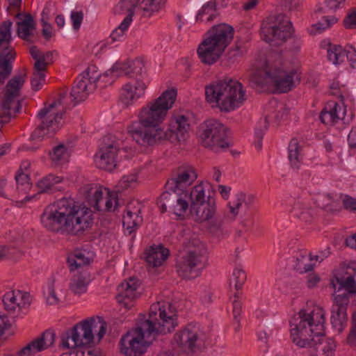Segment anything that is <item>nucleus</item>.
Masks as SVG:
<instances>
[{"instance_id": "nucleus-1", "label": "nucleus", "mask_w": 356, "mask_h": 356, "mask_svg": "<svg viewBox=\"0 0 356 356\" xmlns=\"http://www.w3.org/2000/svg\"><path fill=\"white\" fill-rule=\"evenodd\" d=\"M176 97L175 89L167 90L140 108L138 121L128 127L129 131L139 145L151 146L166 141L177 143L186 140L190 123L184 115L175 117L165 130L160 127Z\"/></svg>"}, {"instance_id": "nucleus-2", "label": "nucleus", "mask_w": 356, "mask_h": 356, "mask_svg": "<svg viewBox=\"0 0 356 356\" xmlns=\"http://www.w3.org/2000/svg\"><path fill=\"white\" fill-rule=\"evenodd\" d=\"M175 312V307L168 302L152 305L149 318L120 339V352L125 356H142L148 346L144 339L145 337L165 334L177 326Z\"/></svg>"}, {"instance_id": "nucleus-3", "label": "nucleus", "mask_w": 356, "mask_h": 356, "mask_svg": "<svg viewBox=\"0 0 356 356\" xmlns=\"http://www.w3.org/2000/svg\"><path fill=\"white\" fill-rule=\"evenodd\" d=\"M41 223L49 231L80 236L93 222L92 211L76 204L72 197H63L45 208Z\"/></svg>"}, {"instance_id": "nucleus-4", "label": "nucleus", "mask_w": 356, "mask_h": 356, "mask_svg": "<svg viewBox=\"0 0 356 356\" xmlns=\"http://www.w3.org/2000/svg\"><path fill=\"white\" fill-rule=\"evenodd\" d=\"M299 322L291 331L292 341L300 348L312 347L321 343L323 340L325 312L320 307H315L310 313L300 310Z\"/></svg>"}, {"instance_id": "nucleus-5", "label": "nucleus", "mask_w": 356, "mask_h": 356, "mask_svg": "<svg viewBox=\"0 0 356 356\" xmlns=\"http://www.w3.org/2000/svg\"><path fill=\"white\" fill-rule=\"evenodd\" d=\"M205 95L207 102L217 103L219 108L225 112L238 108L246 99L242 84L230 78L216 81L207 86Z\"/></svg>"}, {"instance_id": "nucleus-6", "label": "nucleus", "mask_w": 356, "mask_h": 356, "mask_svg": "<svg viewBox=\"0 0 356 356\" xmlns=\"http://www.w3.org/2000/svg\"><path fill=\"white\" fill-rule=\"evenodd\" d=\"M206 336L197 323H189L177 332L173 338L171 350L161 351L157 356H193L203 344Z\"/></svg>"}, {"instance_id": "nucleus-7", "label": "nucleus", "mask_w": 356, "mask_h": 356, "mask_svg": "<svg viewBox=\"0 0 356 356\" xmlns=\"http://www.w3.org/2000/svg\"><path fill=\"white\" fill-rule=\"evenodd\" d=\"M185 253L176 266L179 277L191 280L198 277L205 268L206 248L198 238L184 242Z\"/></svg>"}, {"instance_id": "nucleus-8", "label": "nucleus", "mask_w": 356, "mask_h": 356, "mask_svg": "<svg viewBox=\"0 0 356 356\" xmlns=\"http://www.w3.org/2000/svg\"><path fill=\"white\" fill-rule=\"evenodd\" d=\"M65 92L59 94V99L49 104H45L36 115L40 122L38 127L33 131L31 138L41 140L45 136L54 135L62 126L64 115L63 108H58L62 104L63 99L65 97Z\"/></svg>"}, {"instance_id": "nucleus-9", "label": "nucleus", "mask_w": 356, "mask_h": 356, "mask_svg": "<svg viewBox=\"0 0 356 356\" xmlns=\"http://www.w3.org/2000/svg\"><path fill=\"white\" fill-rule=\"evenodd\" d=\"M198 136L201 144L215 152L227 149V128L216 119H208L200 124Z\"/></svg>"}, {"instance_id": "nucleus-10", "label": "nucleus", "mask_w": 356, "mask_h": 356, "mask_svg": "<svg viewBox=\"0 0 356 356\" xmlns=\"http://www.w3.org/2000/svg\"><path fill=\"white\" fill-rule=\"evenodd\" d=\"M96 321L90 317L76 323L60 335V346L64 349L90 347L94 343L93 328Z\"/></svg>"}, {"instance_id": "nucleus-11", "label": "nucleus", "mask_w": 356, "mask_h": 356, "mask_svg": "<svg viewBox=\"0 0 356 356\" xmlns=\"http://www.w3.org/2000/svg\"><path fill=\"white\" fill-rule=\"evenodd\" d=\"M261 35L267 42L280 45L292 36L291 22L284 14H275L268 17L261 24Z\"/></svg>"}, {"instance_id": "nucleus-12", "label": "nucleus", "mask_w": 356, "mask_h": 356, "mask_svg": "<svg viewBox=\"0 0 356 356\" xmlns=\"http://www.w3.org/2000/svg\"><path fill=\"white\" fill-rule=\"evenodd\" d=\"M120 141L113 135L103 137L98 152L95 155L96 165L102 170L111 172L117 166Z\"/></svg>"}, {"instance_id": "nucleus-13", "label": "nucleus", "mask_w": 356, "mask_h": 356, "mask_svg": "<svg viewBox=\"0 0 356 356\" xmlns=\"http://www.w3.org/2000/svg\"><path fill=\"white\" fill-rule=\"evenodd\" d=\"M188 193H181L178 190H166L157 201L161 213L172 212L177 216H181L188 209Z\"/></svg>"}, {"instance_id": "nucleus-14", "label": "nucleus", "mask_w": 356, "mask_h": 356, "mask_svg": "<svg viewBox=\"0 0 356 356\" xmlns=\"http://www.w3.org/2000/svg\"><path fill=\"white\" fill-rule=\"evenodd\" d=\"M85 192L90 206L99 211H114L118 204V195L107 188H87Z\"/></svg>"}, {"instance_id": "nucleus-15", "label": "nucleus", "mask_w": 356, "mask_h": 356, "mask_svg": "<svg viewBox=\"0 0 356 356\" xmlns=\"http://www.w3.org/2000/svg\"><path fill=\"white\" fill-rule=\"evenodd\" d=\"M197 177L195 168L191 165L184 164L173 172L172 177L168 180L165 188L170 191L178 190L181 193H187L185 188L193 184Z\"/></svg>"}, {"instance_id": "nucleus-16", "label": "nucleus", "mask_w": 356, "mask_h": 356, "mask_svg": "<svg viewBox=\"0 0 356 356\" xmlns=\"http://www.w3.org/2000/svg\"><path fill=\"white\" fill-rule=\"evenodd\" d=\"M349 304V296L347 293L335 295L332 306L331 323L333 329L340 334L344 330L347 320V308Z\"/></svg>"}, {"instance_id": "nucleus-17", "label": "nucleus", "mask_w": 356, "mask_h": 356, "mask_svg": "<svg viewBox=\"0 0 356 356\" xmlns=\"http://www.w3.org/2000/svg\"><path fill=\"white\" fill-rule=\"evenodd\" d=\"M234 29L232 26L220 24L212 26L205 34L204 39L224 51L232 41Z\"/></svg>"}, {"instance_id": "nucleus-18", "label": "nucleus", "mask_w": 356, "mask_h": 356, "mask_svg": "<svg viewBox=\"0 0 356 356\" xmlns=\"http://www.w3.org/2000/svg\"><path fill=\"white\" fill-rule=\"evenodd\" d=\"M294 70L286 71L280 67H273L271 73V86L277 93H284L291 90L295 86Z\"/></svg>"}, {"instance_id": "nucleus-19", "label": "nucleus", "mask_w": 356, "mask_h": 356, "mask_svg": "<svg viewBox=\"0 0 356 356\" xmlns=\"http://www.w3.org/2000/svg\"><path fill=\"white\" fill-rule=\"evenodd\" d=\"M146 88V84L140 79H136L126 83L122 88L120 97L122 103L126 107L134 104L145 94Z\"/></svg>"}, {"instance_id": "nucleus-20", "label": "nucleus", "mask_w": 356, "mask_h": 356, "mask_svg": "<svg viewBox=\"0 0 356 356\" xmlns=\"http://www.w3.org/2000/svg\"><path fill=\"white\" fill-rule=\"evenodd\" d=\"M144 68L142 60L136 58L126 62H117L112 67L111 72H115L116 76H125L130 78L140 75Z\"/></svg>"}, {"instance_id": "nucleus-21", "label": "nucleus", "mask_w": 356, "mask_h": 356, "mask_svg": "<svg viewBox=\"0 0 356 356\" xmlns=\"http://www.w3.org/2000/svg\"><path fill=\"white\" fill-rule=\"evenodd\" d=\"M139 284V280L134 277L121 283L118 287V294L116 296L117 300L120 303L124 304V307H129L131 300L136 298V290Z\"/></svg>"}, {"instance_id": "nucleus-22", "label": "nucleus", "mask_w": 356, "mask_h": 356, "mask_svg": "<svg viewBox=\"0 0 356 356\" xmlns=\"http://www.w3.org/2000/svg\"><path fill=\"white\" fill-rule=\"evenodd\" d=\"M190 210L195 221L198 222L209 221L216 214L215 200L208 195L207 202L193 207Z\"/></svg>"}, {"instance_id": "nucleus-23", "label": "nucleus", "mask_w": 356, "mask_h": 356, "mask_svg": "<svg viewBox=\"0 0 356 356\" xmlns=\"http://www.w3.org/2000/svg\"><path fill=\"white\" fill-rule=\"evenodd\" d=\"M197 53L202 63L210 65L215 63L220 58L223 51L204 39L199 44Z\"/></svg>"}, {"instance_id": "nucleus-24", "label": "nucleus", "mask_w": 356, "mask_h": 356, "mask_svg": "<svg viewBox=\"0 0 356 356\" xmlns=\"http://www.w3.org/2000/svg\"><path fill=\"white\" fill-rule=\"evenodd\" d=\"M273 72L272 67L266 66L264 69L257 68L252 70L249 75V85L251 88L261 90L265 86H271Z\"/></svg>"}, {"instance_id": "nucleus-25", "label": "nucleus", "mask_w": 356, "mask_h": 356, "mask_svg": "<svg viewBox=\"0 0 356 356\" xmlns=\"http://www.w3.org/2000/svg\"><path fill=\"white\" fill-rule=\"evenodd\" d=\"M344 270H345L343 269L341 272L334 275V278L332 280L331 285L335 291L337 289V285H339L338 291L344 289L347 291L346 293L350 297V295L356 293V280L355 279L354 275L349 274L347 272L346 273V276L343 274Z\"/></svg>"}, {"instance_id": "nucleus-26", "label": "nucleus", "mask_w": 356, "mask_h": 356, "mask_svg": "<svg viewBox=\"0 0 356 356\" xmlns=\"http://www.w3.org/2000/svg\"><path fill=\"white\" fill-rule=\"evenodd\" d=\"M95 90L93 85L86 82L85 79H80L79 77L72 88L70 96L72 98L74 106L87 99L89 94Z\"/></svg>"}, {"instance_id": "nucleus-27", "label": "nucleus", "mask_w": 356, "mask_h": 356, "mask_svg": "<svg viewBox=\"0 0 356 356\" xmlns=\"http://www.w3.org/2000/svg\"><path fill=\"white\" fill-rule=\"evenodd\" d=\"M231 214L229 212L224 215H217L214 218L212 217L208 222L209 231L217 237H222L227 234L228 231L226 225L232 221L230 220Z\"/></svg>"}, {"instance_id": "nucleus-28", "label": "nucleus", "mask_w": 356, "mask_h": 356, "mask_svg": "<svg viewBox=\"0 0 356 356\" xmlns=\"http://www.w3.org/2000/svg\"><path fill=\"white\" fill-rule=\"evenodd\" d=\"M168 255L169 250L162 245L150 247L145 253V260L150 266L158 267L162 265Z\"/></svg>"}, {"instance_id": "nucleus-29", "label": "nucleus", "mask_w": 356, "mask_h": 356, "mask_svg": "<svg viewBox=\"0 0 356 356\" xmlns=\"http://www.w3.org/2000/svg\"><path fill=\"white\" fill-rule=\"evenodd\" d=\"M15 16L21 19L23 15L18 13ZM17 25L18 36L24 40L32 42L29 38L32 35L31 31L35 29V24L32 15L31 14L24 15L22 21L18 22Z\"/></svg>"}, {"instance_id": "nucleus-30", "label": "nucleus", "mask_w": 356, "mask_h": 356, "mask_svg": "<svg viewBox=\"0 0 356 356\" xmlns=\"http://www.w3.org/2000/svg\"><path fill=\"white\" fill-rule=\"evenodd\" d=\"M211 188V186L208 182H201L195 186L189 194L191 200L190 209L207 202V195H210Z\"/></svg>"}, {"instance_id": "nucleus-31", "label": "nucleus", "mask_w": 356, "mask_h": 356, "mask_svg": "<svg viewBox=\"0 0 356 356\" xmlns=\"http://www.w3.org/2000/svg\"><path fill=\"white\" fill-rule=\"evenodd\" d=\"M257 197L255 195L250 194L246 195L243 193H239L236 195L234 199L229 202L228 207L229 209V213L231 214L230 220H234L236 216L238 214V210L243 203L250 207L253 205L256 202Z\"/></svg>"}, {"instance_id": "nucleus-32", "label": "nucleus", "mask_w": 356, "mask_h": 356, "mask_svg": "<svg viewBox=\"0 0 356 356\" xmlns=\"http://www.w3.org/2000/svg\"><path fill=\"white\" fill-rule=\"evenodd\" d=\"M17 296H20L24 300V304H30V296L28 293L21 294L19 291L17 293L14 291H8L3 296L2 302L5 309L10 314H14L17 307H22L21 303L17 302Z\"/></svg>"}, {"instance_id": "nucleus-33", "label": "nucleus", "mask_w": 356, "mask_h": 356, "mask_svg": "<svg viewBox=\"0 0 356 356\" xmlns=\"http://www.w3.org/2000/svg\"><path fill=\"white\" fill-rule=\"evenodd\" d=\"M341 107L336 102L325 107L321 112L319 119L325 124L336 122L338 120L342 118L339 113Z\"/></svg>"}, {"instance_id": "nucleus-34", "label": "nucleus", "mask_w": 356, "mask_h": 356, "mask_svg": "<svg viewBox=\"0 0 356 356\" xmlns=\"http://www.w3.org/2000/svg\"><path fill=\"white\" fill-rule=\"evenodd\" d=\"M62 180L63 179L61 177L52 174L47 175L38 182L37 186L38 188V193H54L56 191H60V188L56 185L60 183Z\"/></svg>"}, {"instance_id": "nucleus-35", "label": "nucleus", "mask_w": 356, "mask_h": 356, "mask_svg": "<svg viewBox=\"0 0 356 356\" xmlns=\"http://www.w3.org/2000/svg\"><path fill=\"white\" fill-rule=\"evenodd\" d=\"M140 212V209L135 211H131L130 209V205H129L126 211V214L123 216V227L128 232L129 235L134 232L135 229L141 222V216H139Z\"/></svg>"}, {"instance_id": "nucleus-36", "label": "nucleus", "mask_w": 356, "mask_h": 356, "mask_svg": "<svg viewBox=\"0 0 356 356\" xmlns=\"http://www.w3.org/2000/svg\"><path fill=\"white\" fill-rule=\"evenodd\" d=\"M302 147L296 138H292L289 145V159L291 167L298 170L302 160Z\"/></svg>"}, {"instance_id": "nucleus-37", "label": "nucleus", "mask_w": 356, "mask_h": 356, "mask_svg": "<svg viewBox=\"0 0 356 356\" xmlns=\"http://www.w3.org/2000/svg\"><path fill=\"white\" fill-rule=\"evenodd\" d=\"M88 277L82 273L73 275L70 282V289L76 295H81L87 291Z\"/></svg>"}, {"instance_id": "nucleus-38", "label": "nucleus", "mask_w": 356, "mask_h": 356, "mask_svg": "<svg viewBox=\"0 0 356 356\" xmlns=\"http://www.w3.org/2000/svg\"><path fill=\"white\" fill-rule=\"evenodd\" d=\"M89 259L80 250H76L67 257V263L70 271H74L79 268L88 265Z\"/></svg>"}, {"instance_id": "nucleus-39", "label": "nucleus", "mask_w": 356, "mask_h": 356, "mask_svg": "<svg viewBox=\"0 0 356 356\" xmlns=\"http://www.w3.org/2000/svg\"><path fill=\"white\" fill-rule=\"evenodd\" d=\"M346 54L347 47L344 49L341 45L330 44L327 49V58L335 65L343 63L346 58Z\"/></svg>"}, {"instance_id": "nucleus-40", "label": "nucleus", "mask_w": 356, "mask_h": 356, "mask_svg": "<svg viewBox=\"0 0 356 356\" xmlns=\"http://www.w3.org/2000/svg\"><path fill=\"white\" fill-rule=\"evenodd\" d=\"M167 0H143L140 3L143 15L150 17L158 12L165 4Z\"/></svg>"}, {"instance_id": "nucleus-41", "label": "nucleus", "mask_w": 356, "mask_h": 356, "mask_svg": "<svg viewBox=\"0 0 356 356\" xmlns=\"http://www.w3.org/2000/svg\"><path fill=\"white\" fill-rule=\"evenodd\" d=\"M216 1H209L198 11L195 20L196 22H203L204 21V15H207V22L213 21V18L216 17Z\"/></svg>"}, {"instance_id": "nucleus-42", "label": "nucleus", "mask_w": 356, "mask_h": 356, "mask_svg": "<svg viewBox=\"0 0 356 356\" xmlns=\"http://www.w3.org/2000/svg\"><path fill=\"white\" fill-rule=\"evenodd\" d=\"M140 0H121L115 7V13L116 14H123L127 13L126 17H132L134 14V9L138 6Z\"/></svg>"}, {"instance_id": "nucleus-43", "label": "nucleus", "mask_w": 356, "mask_h": 356, "mask_svg": "<svg viewBox=\"0 0 356 356\" xmlns=\"http://www.w3.org/2000/svg\"><path fill=\"white\" fill-rule=\"evenodd\" d=\"M100 76L101 74L97 67L94 65H91L86 68L79 78L80 79H85L86 82L90 85L92 84L96 89L97 82L99 81Z\"/></svg>"}, {"instance_id": "nucleus-44", "label": "nucleus", "mask_w": 356, "mask_h": 356, "mask_svg": "<svg viewBox=\"0 0 356 356\" xmlns=\"http://www.w3.org/2000/svg\"><path fill=\"white\" fill-rule=\"evenodd\" d=\"M15 179L17 183V189L19 193L22 194L28 193L32 186L29 173L17 172Z\"/></svg>"}, {"instance_id": "nucleus-45", "label": "nucleus", "mask_w": 356, "mask_h": 356, "mask_svg": "<svg viewBox=\"0 0 356 356\" xmlns=\"http://www.w3.org/2000/svg\"><path fill=\"white\" fill-rule=\"evenodd\" d=\"M47 67H40L39 69L33 67V72L31 79V87L33 90H39L44 82V72Z\"/></svg>"}, {"instance_id": "nucleus-46", "label": "nucleus", "mask_w": 356, "mask_h": 356, "mask_svg": "<svg viewBox=\"0 0 356 356\" xmlns=\"http://www.w3.org/2000/svg\"><path fill=\"white\" fill-rule=\"evenodd\" d=\"M313 259L314 258L312 257L311 254H309V258L305 255H300L297 257L296 264L295 266L296 271L299 273H305L311 271L314 268V265L309 261Z\"/></svg>"}, {"instance_id": "nucleus-47", "label": "nucleus", "mask_w": 356, "mask_h": 356, "mask_svg": "<svg viewBox=\"0 0 356 356\" xmlns=\"http://www.w3.org/2000/svg\"><path fill=\"white\" fill-rule=\"evenodd\" d=\"M41 351L42 346L40 345L38 339H35L20 349L17 354L18 356H31Z\"/></svg>"}, {"instance_id": "nucleus-48", "label": "nucleus", "mask_w": 356, "mask_h": 356, "mask_svg": "<svg viewBox=\"0 0 356 356\" xmlns=\"http://www.w3.org/2000/svg\"><path fill=\"white\" fill-rule=\"evenodd\" d=\"M246 280V274L245 271L238 268H236L232 273V277L230 279L229 286H232V284H234V288L236 291H238L241 289L242 286L244 284Z\"/></svg>"}, {"instance_id": "nucleus-49", "label": "nucleus", "mask_w": 356, "mask_h": 356, "mask_svg": "<svg viewBox=\"0 0 356 356\" xmlns=\"http://www.w3.org/2000/svg\"><path fill=\"white\" fill-rule=\"evenodd\" d=\"M49 156L51 160L54 162L66 161L68 157L67 147L63 144L56 145L49 153Z\"/></svg>"}, {"instance_id": "nucleus-50", "label": "nucleus", "mask_w": 356, "mask_h": 356, "mask_svg": "<svg viewBox=\"0 0 356 356\" xmlns=\"http://www.w3.org/2000/svg\"><path fill=\"white\" fill-rule=\"evenodd\" d=\"M30 54L35 60L33 67L40 70V67H47L49 63L45 62V56L36 46L30 48Z\"/></svg>"}, {"instance_id": "nucleus-51", "label": "nucleus", "mask_w": 356, "mask_h": 356, "mask_svg": "<svg viewBox=\"0 0 356 356\" xmlns=\"http://www.w3.org/2000/svg\"><path fill=\"white\" fill-rule=\"evenodd\" d=\"M132 19L130 17H125L121 24L112 32L110 35L112 41L118 40L120 37L124 35V32L128 29Z\"/></svg>"}, {"instance_id": "nucleus-52", "label": "nucleus", "mask_w": 356, "mask_h": 356, "mask_svg": "<svg viewBox=\"0 0 356 356\" xmlns=\"http://www.w3.org/2000/svg\"><path fill=\"white\" fill-rule=\"evenodd\" d=\"M37 339L40 345L42 346V350H44L54 344L55 341V333L53 331L47 330Z\"/></svg>"}, {"instance_id": "nucleus-53", "label": "nucleus", "mask_w": 356, "mask_h": 356, "mask_svg": "<svg viewBox=\"0 0 356 356\" xmlns=\"http://www.w3.org/2000/svg\"><path fill=\"white\" fill-rule=\"evenodd\" d=\"M337 21L338 18L334 16H325L322 18L321 21L314 24V26L316 27V30L319 33H321L337 23Z\"/></svg>"}, {"instance_id": "nucleus-54", "label": "nucleus", "mask_w": 356, "mask_h": 356, "mask_svg": "<svg viewBox=\"0 0 356 356\" xmlns=\"http://www.w3.org/2000/svg\"><path fill=\"white\" fill-rule=\"evenodd\" d=\"M343 24L346 29H356V8L349 10L343 21Z\"/></svg>"}, {"instance_id": "nucleus-55", "label": "nucleus", "mask_w": 356, "mask_h": 356, "mask_svg": "<svg viewBox=\"0 0 356 356\" xmlns=\"http://www.w3.org/2000/svg\"><path fill=\"white\" fill-rule=\"evenodd\" d=\"M346 0H326L323 8L321 10L323 13H329L330 11H335L338 8L344 6Z\"/></svg>"}, {"instance_id": "nucleus-56", "label": "nucleus", "mask_w": 356, "mask_h": 356, "mask_svg": "<svg viewBox=\"0 0 356 356\" xmlns=\"http://www.w3.org/2000/svg\"><path fill=\"white\" fill-rule=\"evenodd\" d=\"M325 199L327 202L322 206L323 209L331 213L339 211L341 210L339 202L334 201L330 195H326L325 196Z\"/></svg>"}, {"instance_id": "nucleus-57", "label": "nucleus", "mask_w": 356, "mask_h": 356, "mask_svg": "<svg viewBox=\"0 0 356 356\" xmlns=\"http://www.w3.org/2000/svg\"><path fill=\"white\" fill-rule=\"evenodd\" d=\"M17 250L13 247L0 245V261L13 258Z\"/></svg>"}, {"instance_id": "nucleus-58", "label": "nucleus", "mask_w": 356, "mask_h": 356, "mask_svg": "<svg viewBox=\"0 0 356 356\" xmlns=\"http://www.w3.org/2000/svg\"><path fill=\"white\" fill-rule=\"evenodd\" d=\"M243 51L240 47L236 46L235 48L230 49L227 54V58L229 64H233L236 62L237 58L241 56Z\"/></svg>"}, {"instance_id": "nucleus-59", "label": "nucleus", "mask_w": 356, "mask_h": 356, "mask_svg": "<svg viewBox=\"0 0 356 356\" xmlns=\"http://www.w3.org/2000/svg\"><path fill=\"white\" fill-rule=\"evenodd\" d=\"M342 203L345 209L350 211H356V199L346 195L342 198Z\"/></svg>"}, {"instance_id": "nucleus-60", "label": "nucleus", "mask_w": 356, "mask_h": 356, "mask_svg": "<svg viewBox=\"0 0 356 356\" xmlns=\"http://www.w3.org/2000/svg\"><path fill=\"white\" fill-rule=\"evenodd\" d=\"M83 18L82 11H73L71 13V19L72 21L73 29L77 30L79 29Z\"/></svg>"}, {"instance_id": "nucleus-61", "label": "nucleus", "mask_w": 356, "mask_h": 356, "mask_svg": "<svg viewBox=\"0 0 356 356\" xmlns=\"http://www.w3.org/2000/svg\"><path fill=\"white\" fill-rule=\"evenodd\" d=\"M137 180V175L136 174H131L129 175H124L120 181V184L122 188H127L131 186Z\"/></svg>"}, {"instance_id": "nucleus-62", "label": "nucleus", "mask_w": 356, "mask_h": 356, "mask_svg": "<svg viewBox=\"0 0 356 356\" xmlns=\"http://www.w3.org/2000/svg\"><path fill=\"white\" fill-rule=\"evenodd\" d=\"M295 212V215L302 221H304L307 223L311 222L313 220V216L311 213V211L309 209H304L300 212H297L296 209H293Z\"/></svg>"}, {"instance_id": "nucleus-63", "label": "nucleus", "mask_w": 356, "mask_h": 356, "mask_svg": "<svg viewBox=\"0 0 356 356\" xmlns=\"http://www.w3.org/2000/svg\"><path fill=\"white\" fill-rule=\"evenodd\" d=\"M346 58L352 68L356 69V49L352 46L347 47Z\"/></svg>"}, {"instance_id": "nucleus-64", "label": "nucleus", "mask_w": 356, "mask_h": 356, "mask_svg": "<svg viewBox=\"0 0 356 356\" xmlns=\"http://www.w3.org/2000/svg\"><path fill=\"white\" fill-rule=\"evenodd\" d=\"M47 302L50 305H56L60 302V299L57 297L52 285L49 287V295L47 297Z\"/></svg>"}]
</instances>
